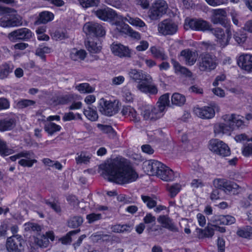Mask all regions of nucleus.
Returning a JSON list of instances; mask_svg holds the SVG:
<instances>
[{
    "label": "nucleus",
    "mask_w": 252,
    "mask_h": 252,
    "mask_svg": "<svg viewBox=\"0 0 252 252\" xmlns=\"http://www.w3.org/2000/svg\"><path fill=\"white\" fill-rule=\"evenodd\" d=\"M105 171L109 181L120 185L131 183L138 177V174L124 159L113 160L106 166Z\"/></svg>",
    "instance_id": "obj_1"
},
{
    "label": "nucleus",
    "mask_w": 252,
    "mask_h": 252,
    "mask_svg": "<svg viewBox=\"0 0 252 252\" xmlns=\"http://www.w3.org/2000/svg\"><path fill=\"white\" fill-rule=\"evenodd\" d=\"M128 74L131 80L138 83L136 88L140 92L152 95L158 93V88L153 82L152 77L149 74L141 70L130 69Z\"/></svg>",
    "instance_id": "obj_2"
},
{
    "label": "nucleus",
    "mask_w": 252,
    "mask_h": 252,
    "mask_svg": "<svg viewBox=\"0 0 252 252\" xmlns=\"http://www.w3.org/2000/svg\"><path fill=\"white\" fill-rule=\"evenodd\" d=\"M242 116L235 114H227L223 115L222 120L224 123H218L214 126V132L215 135H223L234 129L235 125L240 127L244 124Z\"/></svg>",
    "instance_id": "obj_3"
},
{
    "label": "nucleus",
    "mask_w": 252,
    "mask_h": 252,
    "mask_svg": "<svg viewBox=\"0 0 252 252\" xmlns=\"http://www.w3.org/2000/svg\"><path fill=\"white\" fill-rule=\"evenodd\" d=\"M145 166L151 174L156 175L162 180L171 181L175 178L173 171L158 160H150Z\"/></svg>",
    "instance_id": "obj_4"
},
{
    "label": "nucleus",
    "mask_w": 252,
    "mask_h": 252,
    "mask_svg": "<svg viewBox=\"0 0 252 252\" xmlns=\"http://www.w3.org/2000/svg\"><path fill=\"white\" fill-rule=\"evenodd\" d=\"M197 65L201 71L210 72L218 65L217 58L209 53L202 54L200 56Z\"/></svg>",
    "instance_id": "obj_5"
},
{
    "label": "nucleus",
    "mask_w": 252,
    "mask_h": 252,
    "mask_svg": "<svg viewBox=\"0 0 252 252\" xmlns=\"http://www.w3.org/2000/svg\"><path fill=\"white\" fill-rule=\"evenodd\" d=\"M168 8V4L164 0H156L148 11V17L152 20H158L166 13Z\"/></svg>",
    "instance_id": "obj_6"
},
{
    "label": "nucleus",
    "mask_w": 252,
    "mask_h": 252,
    "mask_svg": "<svg viewBox=\"0 0 252 252\" xmlns=\"http://www.w3.org/2000/svg\"><path fill=\"white\" fill-rule=\"evenodd\" d=\"M209 149L214 154L221 157L229 156L231 154L227 144L218 139H212L209 141Z\"/></svg>",
    "instance_id": "obj_7"
},
{
    "label": "nucleus",
    "mask_w": 252,
    "mask_h": 252,
    "mask_svg": "<svg viewBox=\"0 0 252 252\" xmlns=\"http://www.w3.org/2000/svg\"><path fill=\"white\" fill-rule=\"evenodd\" d=\"M225 33L224 30L220 28H211L210 31L216 37L217 41L220 46L224 47L229 44L231 38V32L229 25H226Z\"/></svg>",
    "instance_id": "obj_8"
},
{
    "label": "nucleus",
    "mask_w": 252,
    "mask_h": 252,
    "mask_svg": "<svg viewBox=\"0 0 252 252\" xmlns=\"http://www.w3.org/2000/svg\"><path fill=\"white\" fill-rule=\"evenodd\" d=\"M98 108L102 114L107 116H111L118 112L119 103L116 101L113 102L102 98L99 100Z\"/></svg>",
    "instance_id": "obj_9"
},
{
    "label": "nucleus",
    "mask_w": 252,
    "mask_h": 252,
    "mask_svg": "<svg viewBox=\"0 0 252 252\" xmlns=\"http://www.w3.org/2000/svg\"><path fill=\"white\" fill-rule=\"evenodd\" d=\"M15 12L6 13L7 14L3 16L0 19V26L3 28L17 27L21 25L22 18L19 15L15 14Z\"/></svg>",
    "instance_id": "obj_10"
},
{
    "label": "nucleus",
    "mask_w": 252,
    "mask_h": 252,
    "mask_svg": "<svg viewBox=\"0 0 252 252\" xmlns=\"http://www.w3.org/2000/svg\"><path fill=\"white\" fill-rule=\"evenodd\" d=\"M211 25L207 21L201 19H192L188 21H186L185 28L186 30L190 29L194 31L205 32L210 31Z\"/></svg>",
    "instance_id": "obj_11"
},
{
    "label": "nucleus",
    "mask_w": 252,
    "mask_h": 252,
    "mask_svg": "<svg viewBox=\"0 0 252 252\" xmlns=\"http://www.w3.org/2000/svg\"><path fill=\"white\" fill-rule=\"evenodd\" d=\"M24 240L20 235H13L7 239L6 248L8 252H22Z\"/></svg>",
    "instance_id": "obj_12"
},
{
    "label": "nucleus",
    "mask_w": 252,
    "mask_h": 252,
    "mask_svg": "<svg viewBox=\"0 0 252 252\" xmlns=\"http://www.w3.org/2000/svg\"><path fill=\"white\" fill-rule=\"evenodd\" d=\"M213 185L216 188L221 189L227 193L231 192L234 193L239 188L237 184L225 179H216L213 181Z\"/></svg>",
    "instance_id": "obj_13"
},
{
    "label": "nucleus",
    "mask_w": 252,
    "mask_h": 252,
    "mask_svg": "<svg viewBox=\"0 0 252 252\" xmlns=\"http://www.w3.org/2000/svg\"><path fill=\"white\" fill-rule=\"evenodd\" d=\"M83 31L87 34L94 36H102L105 34L103 27L95 22L86 23L83 27Z\"/></svg>",
    "instance_id": "obj_14"
},
{
    "label": "nucleus",
    "mask_w": 252,
    "mask_h": 252,
    "mask_svg": "<svg viewBox=\"0 0 252 252\" xmlns=\"http://www.w3.org/2000/svg\"><path fill=\"white\" fill-rule=\"evenodd\" d=\"M7 37L12 42L18 40L27 41L32 37V32L29 29L23 28L10 32Z\"/></svg>",
    "instance_id": "obj_15"
},
{
    "label": "nucleus",
    "mask_w": 252,
    "mask_h": 252,
    "mask_svg": "<svg viewBox=\"0 0 252 252\" xmlns=\"http://www.w3.org/2000/svg\"><path fill=\"white\" fill-rule=\"evenodd\" d=\"M213 221L216 223L213 226L218 231L224 233L225 232V227L219 226L218 225H231L235 222V219L230 215H219L214 217Z\"/></svg>",
    "instance_id": "obj_16"
},
{
    "label": "nucleus",
    "mask_w": 252,
    "mask_h": 252,
    "mask_svg": "<svg viewBox=\"0 0 252 252\" xmlns=\"http://www.w3.org/2000/svg\"><path fill=\"white\" fill-rule=\"evenodd\" d=\"M178 31V26L170 19H165L158 24V31L163 35H173Z\"/></svg>",
    "instance_id": "obj_17"
},
{
    "label": "nucleus",
    "mask_w": 252,
    "mask_h": 252,
    "mask_svg": "<svg viewBox=\"0 0 252 252\" xmlns=\"http://www.w3.org/2000/svg\"><path fill=\"white\" fill-rule=\"evenodd\" d=\"M94 14L99 19L105 21L119 19L120 16L115 11L108 7L98 9L94 11Z\"/></svg>",
    "instance_id": "obj_18"
},
{
    "label": "nucleus",
    "mask_w": 252,
    "mask_h": 252,
    "mask_svg": "<svg viewBox=\"0 0 252 252\" xmlns=\"http://www.w3.org/2000/svg\"><path fill=\"white\" fill-rule=\"evenodd\" d=\"M141 115L145 120L156 121L163 115L156 107L147 106L141 112Z\"/></svg>",
    "instance_id": "obj_19"
},
{
    "label": "nucleus",
    "mask_w": 252,
    "mask_h": 252,
    "mask_svg": "<svg viewBox=\"0 0 252 252\" xmlns=\"http://www.w3.org/2000/svg\"><path fill=\"white\" fill-rule=\"evenodd\" d=\"M227 13L224 9H216L211 11V21L214 24H220L226 27L227 23L224 18L226 17Z\"/></svg>",
    "instance_id": "obj_20"
},
{
    "label": "nucleus",
    "mask_w": 252,
    "mask_h": 252,
    "mask_svg": "<svg viewBox=\"0 0 252 252\" xmlns=\"http://www.w3.org/2000/svg\"><path fill=\"white\" fill-rule=\"evenodd\" d=\"M180 57L186 65L192 66L197 61L198 54L195 51L189 49H186L180 52Z\"/></svg>",
    "instance_id": "obj_21"
},
{
    "label": "nucleus",
    "mask_w": 252,
    "mask_h": 252,
    "mask_svg": "<svg viewBox=\"0 0 252 252\" xmlns=\"http://www.w3.org/2000/svg\"><path fill=\"white\" fill-rule=\"evenodd\" d=\"M193 112L197 117L203 119H212L215 115L213 106L196 107L193 109Z\"/></svg>",
    "instance_id": "obj_22"
},
{
    "label": "nucleus",
    "mask_w": 252,
    "mask_h": 252,
    "mask_svg": "<svg viewBox=\"0 0 252 252\" xmlns=\"http://www.w3.org/2000/svg\"><path fill=\"white\" fill-rule=\"evenodd\" d=\"M237 63L242 69L248 72H252V55L250 54L241 55L238 58Z\"/></svg>",
    "instance_id": "obj_23"
},
{
    "label": "nucleus",
    "mask_w": 252,
    "mask_h": 252,
    "mask_svg": "<svg viewBox=\"0 0 252 252\" xmlns=\"http://www.w3.org/2000/svg\"><path fill=\"white\" fill-rule=\"evenodd\" d=\"M121 113L123 116L129 118L131 121L134 123L139 122L140 120L136 110L130 106H124L121 110Z\"/></svg>",
    "instance_id": "obj_24"
},
{
    "label": "nucleus",
    "mask_w": 252,
    "mask_h": 252,
    "mask_svg": "<svg viewBox=\"0 0 252 252\" xmlns=\"http://www.w3.org/2000/svg\"><path fill=\"white\" fill-rule=\"evenodd\" d=\"M111 51L115 55L121 58L130 56L129 50L121 44H113L111 45Z\"/></svg>",
    "instance_id": "obj_25"
},
{
    "label": "nucleus",
    "mask_w": 252,
    "mask_h": 252,
    "mask_svg": "<svg viewBox=\"0 0 252 252\" xmlns=\"http://www.w3.org/2000/svg\"><path fill=\"white\" fill-rule=\"evenodd\" d=\"M158 221L162 224L163 227L173 232L178 231V228L168 217L164 215L160 216L158 218Z\"/></svg>",
    "instance_id": "obj_26"
},
{
    "label": "nucleus",
    "mask_w": 252,
    "mask_h": 252,
    "mask_svg": "<svg viewBox=\"0 0 252 252\" xmlns=\"http://www.w3.org/2000/svg\"><path fill=\"white\" fill-rule=\"evenodd\" d=\"M119 20L122 21H126L131 25L136 27H146V25L145 22L139 18L131 17L128 14L126 15V16L125 17L120 16Z\"/></svg>",
    "instance_id": "obj_27"
},
{
    "label": "nucleus",
    "mask_w": 252,
    "mask_h": 252,
    "mask_svg": "<svg viewBox=\"0 0 252 252\" xmlns=\"http://www.w3.org/2000/svg\"><path fill=\"white\" fill-rule=\"evenodd\" d=\"M54 18V15L51 12L47 11H42L39 14L37 20L35 21V24H45L52 21Z\"/></svg>",
    "instance_id": "obj_28"
},
{
    "label": "nucleus",
    "mask_w": 252,
    "mask_h": 252,
    "mask_svg": "<svg viewBox=\"0 0 252 252\" xmlns=\"http://www.w3.org/2000/svg\"><path fill=\"white\" fill-rule=\"evenodd\" d=\"M169 94H165L161 95L158 99L157 105L155 106L164 115L166 107L169 105Z\"/></svg>",
    "instance_id": "obj_29"
},
{
    "label": "nucleus",
    "mask_w": 252,
    "mask_h": 252,
    "mask_svg": "<svg viewBox=\"0 0 252 252\" xmlns=\"http://www.w3.org/2000/svg\"><path fill=\"white\" fill-rule=\"evenodd\" d=\"M172 63L173 65L176 73H179L185 75L187 77H191L192 76V72L187 67L182 66L177 61L172 59Z\"/></svg>",
    "instance_id": "obj_30"
},
{
    "label": "nucleus",
    "mask_w": 252,
    "mask_h": 252,
    "mask_svg": "<svg viewBox=\"0 0 252 252\" xmlns=\"http://www.w3.org/2000/svg\"><path fill=\"white\" fill-rule=\"evenodd\" d=\"M15 126V121L13 118H6L0 120V131L10 130Z\"/></svg>",
    "instance_id": "obj_31"
},
{
    "label": "nucleus",
    "mask_w": 252,
    "mask_h": 252,
    "mask_svg": "<svg viewBox=\"0 0 252 252\" xmlns=\"http://www.w3.org/2000/svg\"><path fill=\"white\" fill-rule=\"evenodd\" d=\"M101 42L97 38L94 40H89L86 44L88 50L92 53H97L101 49Z\"/></svg>",
    "instance_id": "obj_32"
},
{
    "label": "nucleus",
    "mask_w": 252,
    "mask_h": 252,
    "mask_svg": "<svg viewBox=\"0 0 252 252\" xmlns=\"http://www.w3.org/2000/svg\"><path fill=\"white\" fill-rule=\"evenodd\" d=\"M214 230L213 227L208 226L203 229L197 228L196 232L199 238H212L214 235Z\"/></svg>",
    "instance_id": "obj_33"
},
{
    "label": "nucleus",
    "mask_w": 252,
    "mask_h": 252,
    "mask_svg": "<svg viewBox=\"0 0 252 252\" xmlns=\"http://www.w3.org/2000/svg\"><path fill=\"white\" fill-rule=\"evenodd\" d=\"M87 53L84 50H77L72 49L70 52V58L73 61L84 60L86 57Z\"/></svg>",
    "instance_id": "obj_34"
},
{
    "label": "nucleus",
    "mask_w": 252,
    "mask_h": 252,
    "mask_svg": "<svg viewBox=\"0 0 252 252\" xmlns=\"http://www.w3.org/2000/svg\"><path fill=\"white\" fill-rule=\"evenodd\" d=\"M171 102L174 105L182 106L186 102V97L184 95L179 93H174L171 97Z\"/></svg>",
    "instance_id": "obj_35"
},
{
    "label": "nucleus",
    "mask_w": 252,
    "mask_h": 252,
    "mask_svg": "<svg viewBox=\"0 0 252 252\" xmlns=\"http://www.w3.org/2000/svg\"><path fill=\"white\" fill-rule=\"evenodd\" d=\"M75 89L82 94H89L94 91V88L87 83L79 84L75 86Z\"/></svg>",
    "instance_id": "obj_36"
},
{
    "label": "nucleus",
    "mask_w": 252,
    "mask_h": 252,
    "mask_svg": "<svg viewBox=\"0 0 252 252\" xmlns=\"http://www.w3.org/2000/svg\"><path fill=\"white\" fill-rule=\"evenodd\" d=\"M150 51L153 56L156 58L160 59L161 60H165L167 59L163 50L159 48L153 46L151 47Z\"/></svg>",
    "instance_id": "obj_37"
},
{
    "label": "nucleus",
    "mask_w": 252,
    "mask_h": 252,
    "mask_svg": "<svg viewBox=\"0 0 252 252\" xmlns=\"http://www.w3.org/2000/svg\"><path fill=\"white\" fill-rule=\"evenodd\" d=\"M237 234L240 237L251 239L252 238V227L247 226L246 227L239 229L237 231Z\"/></svg>",
    "instance_id": "obj_38"
},
{
    "label": "nucleus",
    "mask_w": 252,
    "mask_h": 252,
    "mask_svg": "<svg viewBox=\"0 0 252 252\" xmlns=\"http://www.w3.org/2000/svg\"><path fill=\"white\" fill-rule=\"evenodd\" d=\"M97 127L103 132L107 134L108 136L111 138H114L116 135V132L110 126L98 124Z\"/></svg>",
    "instance_id": "obj_39"
},
{
    "label": "nucleus",
    "mask_w": 252,
    "mask_h": 252,
    "mask_svg": "<svg viewBox=\"0 0 252 252\" xmlns=\"http://www.w3.org/2000/svg\"><path fill=\"white\" fill-rule=\"evenodd\" d=\"M83 113L87 119L91 121H95L98 119V116L96 111L90 107L84 109Z\"/></svg>",
    "instance_id": "obj_40"
},
{
    "label": "nucleus",
    "mask_w": 252,
    "mask_h": 252,
    "mask_svg": "<svg viewBox=\"0 0 252 252\" xmlns=\"http://www.w3.org/2000/svg\"><path fill=\"white\" fill-rule=\"evenodd\" d=\"M131 228V226L128 224H116L111 227L112 231L115 233L129 232Z\"/></svg>",
    "instance_id": "obj_41"
},
{
    "label": "nucleus",
    "mask_w": 252,
    "mask_h": 252,
    "mask_svg": "<svg viewBox=\"0 0 252 252\" xmlns=\"http://www.w3.org/2000/svg\"><path fill=\"white\" fill-rule=\"evenodd\" d=\"M61 127L60 126L52 122H49L44 126L45 130L49 134L52 135L54 133L60 130Z\"/></svg>",
    "instance_id": "obj_42"
},
{
    "label": "nucleus",
    "mask_w": 252,
    "mask_h": 252,
    "mask_svg": "<svg viewBox=\"0 0 252 252\" xmlns=\"http://www.w3.org/2000/svg\"><path fill=\"white\" fill-rule=\"evenodd\" d=\"M142 201L146 204L149 208H153L157 205L156 197L146 195H141Z\"/></svg>",
    "instance_id": "obj_43"
},
{
    "label": "nucleus",
    "mask_w": 252,
    "mask_h": 252,
    "mask_svg": "<svg viewBox=\"0 0 252 252\" xmlns=\"http://www.w3.org/2000/svg\"><path fill=\"white\" fill-rule=\"evenodd\" d=\"M83 220L80 216H75L70 218L68 221V225L71 228H76L80 226L83 223Z\"/></svg>",
    "instance_id": "obj_44"
},
{
    "label": "nucleus",
    "mask_w": 252,
    "mask_h": 252,
    "mask_svg": "<svg viewBox=\"0 0 252 252\" xmlns=\"http://www.w3.org/2000/svg\"><path fill=\"white\" fill-rule=\"evenodd\" d=\"M13 153V150L7 147L6 142L0 139V155L5 157L11 155Z\"/></svg>",
    "instance_id": "obj_45"
},
{
    "label": "nucleus",
    "mask_w": 252,
    "mask_h": 252,
    "mask_svg": "<svg viewBox=\"0 0 252 252\" xmlns=\"http://www.w3.org/2000/svg\"><path fill=\"white\" fill-rule=\"evenodd\" d=\"M121 26L123 27L124 30L126 31L129 36L136 39H140V33L132 29L127 24L123 23L121 24Z\"/></svg>",
    "instance_id": "obj_46"
},
{
    "label": "nucleus",
    "mask_w": 252,
    "mask_h": 252,
    "mask_svg": "<svg viewBox=\"0 0 252 252\" xmlns=\"http://www.w3.org/2000/svg\"><path fill=\"white\" fill-rule=\"evenodd\" d=\"M12 68L7 64H4L0 67V79L6 78L12 72Z\"/></svg>",
    "instance_id": "obj_47"
},
{
    "label": "nucleus",
    "mask_w": 252,
    "mask_h": 252,
    "mask_svg": "<svg viewBox=\"0 0 252 252\" xmlns=\"http://www.w3.org/2000/svg\"><path fill=\"white\" fill-rule=\"evenodd\" d=\"M34 243L40 247H47L49 243V241L44 235H43L39 237H37L34 239Z\"/></svg>",
    "instance_id": "obj_48"
},
{
    "label": "nucleus",
    "mask_w": 252,
    "mask_h": 252,
    "mask_svg": "<svg viewBox=\"0 0 252 252\" xmlns=\"http://www.w3.org/2000/svg\"><path fill=\"white\" fill-rule=\"evenodd\" d=\"M25 230L27 231H32L38 232L41 231V227L38 224L28 222L25 224Z\"/></svg>",
    "instance_id": "obj_49"
},
{
    "label": "nucleus",
    "mask_w": 252,
    "mask_h": 252,
    "mask_svg": "<svg viewBox=\"0 0 252 252\" xmlns=\"http://www.w3.org/2000/svg\"><path fill=\"white\" fill-rule=\"evenodd\" d=\"M80 229H77L69 231L68 233H67V234L65 236L62 237L61 239V241L62 244H70L71 242V236L78 233L80 232Z\"/></svg>",
    "instance_id": "obj_50"
},
{
    "label": "nucleus",
    "mask_w": 252,
    "mask_h": 252,
    "mask_svg": "<svg viewBox=\"0 0 252 252\" xmlns=\"http://www.w3.org/2000/svg\"><path fill=\"white\" fill-rule=\"evenodd\" d=\"M35 101L30 99H21L17 103V106L20 108H25L34 105Z\"/></svg>",
    "instance_id": "obj_51"
},
{
    "label": "nucleus",
    "mask_w": 252,
    "mask_h": 252,
    "mask_svg": "<svg viewBox=\"0 0 252 252\" xmlns=\"http://www.w3.org/2000/svg\"><path fill=\"white\" fill-rule=\"evenodd\" d=\"M37 162L36 159H21L18 161L20 165L24 167H31L33 163Z\"/></svg>",
    "instance_id": "obj_52"
},
{
    "label": "nucleus",
    "mask_w": 252,
    "mask_h": 252,
    "mask_svg": "<svg viewBox=\"0 0 252 252\" xmlns=\"http://www.w3.org/2000/svg\"><path fill=\"white\" fill-rule=\"evenodd\" d=\"M181 189V186L180 184H176L170 186L168 189L171 197H174L180 191Z\"/></svg>",
    "instance_id": "obj_53"
},
{
    "label": "nucleus",
    "mask_w": 252,
    "mask_h": 252,
    "mask_svg": "<svg viewBox=\"0 0 252 252\" xmlns=\"http://www.w3.org/2000/svg\"><path fill=\"white\" fill-rule=\"evenodd\" d=\"M247 38L246 34L236 32L234 34V38L238 44H243L246 40Z\"/></svg>",
    "instance_id": "obj_54"
},
{
    "label": "nucleus",
    "mask_w": 252,
    "mask_h": 252,
    "mask_svg": "<svg viewBox=\"0 0 252 252\" xmlns=\"http://www.w3.org/2000/svg\"><path fill=\"white\" fill-rule=\"evenodd\" d=\"M86 218L88 220V222L91 223L100 220L101 219V214L92 213L88 215Z\"/></svg>",
    "instance_id": "obj_55"
},
{
    "label": "nucleus",
    "mask_w": 252,
    "mask_h": 252,
    "mask_svg": "<svg viewBox=\"0 0 252 252\" xmlns=\"http://www.w3.org/2000/svg\"><path fill=\"white\" fill-rule=\"evenodd\" d=\"M205 1L210 6L215 7L226 3L228 0H205Z\"/></svg>",
    "instance_id": "obj_56"
},
{
    "label": "nucleus",
    "mask_w": 252,
    "mask_h": 252,
    "mask_svg": "<svg viewBox=\"0 0 252 252\" xmlns=\"http://www.w3.org/2000/svg\"><path fill=\"white\" fill-rule=\"evenodd\" d=\"M44 203L46 204L47 205L50 206L52 209H53L56 212L60 213L61 212V208L58 204L55 202H52L48 200H44Z\"/></svg>",
    "instance_id": "obj_57"
},
{
    "label": "nucleus",
    "mask_w": 252,
    "mask_h": 252,
    "mask_svg": "<svg viewBox=\"0 0 252 252\" xmlns=\"http://www.w3.org/2000/svg\"><path fill=\"white\" fill-rule=\"evenodd\" d=\"M53 37L56 40H62L67 38V35L66 33L63 31H57L54 33Z\"/></svg>",
    "instance_id": "obj_58"
},
{
    "label": "nucleus",
    "mask_w": 252,
    "mask_h": 252,
    "mask_svg": "<svg viewBox=\"0 0 252 252\" xmlns=\"http://www.w3.org/2000/svg\"><path fill=\"white\" fill-rule=\"evenodd\" d=\"M242 153L245 157H249L252 155V144L250 143L244 146Z\"/></svg>",
    "instance_id": "obj_59"
},
{
    "label": "nucleus",
    "mask_w": 252,
    "mask_h": 252,
    "mask_svg": "<svg viewBox=\"0 0 252 252\" xmlns=\"http://www.w3.org/2000/svg\"><path fill=\"white\" fill-rule=\"evenodd\" d=\"M80 4L83 7L88 8L95 5V0H80Z\"/></svg>",
    "instance_id": "obj_60"
},
{
    "label": "nucleus",
    "mask_w": 252,
    "mask_h": 252,
    "mask_svg": "<svg viewBox=\"0 0 252 252\" xmlns=\"http://www.w3.org/2000/svg\"><path fill=\"white\" fill-rule=\"evenodd\" d=\"M19 154V157L20 158H25V159H31L34 157V154L32 151H24Z\"/></svg>",
    "instance_id": "obj_61"
},
{
    "label": "nucleus",
    "mask_w": 252,
    "mask_h": 252,
    "mask_svg": "<svg viewBox=\"0 0 252 252\" xmlns=\"http://www.w3.org/2000/svg\"><path fill=\"white\" fill-rule=\"evenodd\" d=\"M92 236L96 238L97 240H99L102 241H108L111 239V236L107 234H94Z\"/></svg>",
    "instance_id": "obj_62"
},
{
    "label": "nucleus",
    "mask_w": 252,
    "mask_h": 252,
    "mask_svg": "<svg viewBox=\"0 0 252 252\" xmlns=\"http://www.w3.org/2000/svg\"><path fill=\"white\" fill-rule=\"evenodd\" d=\"M67 200L70 205L74 207L78 206L79 204V201L74 195L68 196L67 198Z\"/></svg>",
    "instance_id": "obj_63"
},
{
    "label": "nucleus",
    "mask_w": 252,
    "mask_h": 252,
    "mask_svg": "<svg viewBox=\"0 0 252 252\" xmlns=\"http://www.w3.org/2000/svg\"><path fill=\"white\" fill-rule=\"evenodd\" d=\"M204 185V183L200 179H193L191 183V186L193 189L201 188Z\"/></svg>",
    "instance_id": "obj_64"
}]
</instances>
